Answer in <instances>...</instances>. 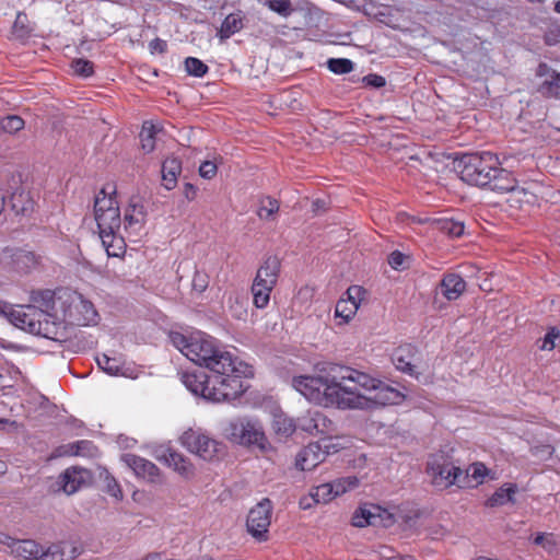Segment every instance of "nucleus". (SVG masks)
<instances>
[{
    "mask_svg": "<svg viewBox=\"0 0 560 560\" xmlns=\"http://www.w3.org/2000/svg\"><path fill=\"white\" fill-rule=\"evenodd\" d=\"M291 385L310 402L340 410L369 411L405 399L398 388L348 366H332L325 375L293 376Z\"/></svg>",
    "mask_w": 560,
    "mask_h": 560,
    "instance_id": "1",
    "label": "nucleus"
},
{
    "mask_svg": "<svg viewBox=\"0 0 560 560\" xmlns=\"http://www.w3.org/2000/svg\"><path fill=\"white\" fill-rule=\"evenodd\" d=\"M172 345L188 360L197 365L205 366L209 371L223 373H253L252 368L237 361L232 353L220 349L214 338L200 330L191 332H171Z\"/></svg>",
    "mask_w": 560,
    "mask_h": 560,
    "instance_id": "2",
    "label": "nucleus"
},
{
    "mask_svg": "<svg viewBox=\"0 0 560 560\" xmlns=\"http://www.w3.org/2000/svg\"><path fill=\"white\" fill-rule=\"evenodd\" d=\"M252 374L230 371H223V373L210 371L209 375L205 372H186L182 375V382L194 395L209 401L221 402L238 397L245 390L242 377H248Z\"/></svg>",
    "mask_w": 560,
    "mask_h": 560,
    "instance_id": "3",
    "label": "nucleus"
},
{
    "mask_svg": "<svg viewBox=\"0 0 560 560\" xmlns=\"http://www.w3.org/2000/svg\"><path fill=\"white\" fill-rule=\"evenodd\" d=\"M52 320L59 325V330L65 324L90 326L98 323V314L94 305L80 293L69 290H58L52 298Z\"/></svg>",
    "mask_w": 560,
    "mask_h": 560,
    "instance_id": "4",
    "label": "nucleus"
},
{
    "mask_svg": "<svg viewBox=\"0 0 560 560\" xmlns=\"http://www.w3.org/2000/svg\"><path fill=\"white\" fill-rule=\"evenodd\" d=\"M8 318L12 325L33 335L48 339H58L59 325L52 320V315L33 305H19L8 312Z\"/></svg>",
    "mask_w": 560,
    "mask_h": 560,
    "instance_id": "5",
    "label": "nucleus"
},
{
    "mask_svg": "<svg viewBox=\"0 0 560 560\" xmlns=\"http://www.w3.org/2000/svg\"><path fill=\"white\" fill-rule=\"evenodd\" d=\"M223 435L232 443L255 447L261 452L270 448L262 423L253 417H238L228 421L223 428Z\"/></svg>",
    "mask_w": 560,
    "mask_h": 560,
    "instance_id": "6",
    "label": "nucleus"
},
{
    "mask_svg": "<svg viewBox=\"0 0 560 560\" xmlns=\"http://www.w3.org/2000/svg\"><path fill=\"white\" fill-rule=\"evenodd\" d=\"M499 160L491 152L464 154L457 163L460 178L476 186H488L498 173Z\"/></svg>",
    "mask_w": 560,
    "mask_h": 560,
    "instance_id": "7",
    "label": "nucleus"
},
{
    "mask_svg": "<svg viewBox=\"0 0 560 560\" xmlns=\"http://www.w3.org/2000/svg\"><path fill=\"white\" fill-rule=\"evenodd\" d=\"M280 271V260L276 256L265 259L257 270L252 292L254 304L258 308L267 306L270 300V293L275 288Z\"/></svg>",
    "mask_w": 560,
    "mask_h": 560,
    "instance_id": "8",
    "label": "nucleus"
},
{
    "mask_svg": "<svg viewBox=\"0 0 560 560\" xmlns=\"http://www.w3.org/2000/svg\"><path fill=\"white\" fill-rule=\"evenodd\" d=\"M94 213L100 234L119 231L120 214L118 202L105 189H102L95 198Z\"/></svg>",
    "mask_w": 560,
    "mask_h": 560,
    "instance_id": "9",
    "label": "nucleus"
},
{
    "mask_svg": "<svg viewBox=\"0 0 560 560\" xmlns=\"http://www.w3.org/2000/svg\"><path fill=\"white\" fill-rule=\"evenodd\" d=\"M427 470L432 483L440 489L458 486L462 476V469L444 453L432 455L428 460Z\"/></svg>",
    "mask_w": 560,
    "mask_h": 560,
    "instance_id": "10",
    "label": "nucleus"
},
{
    "mask_svg": "<svg viewBox=\"0 0 560 560\" xmlns=\"http://www.w3.org/2000/svg\"><path fill=\"white\" fill-rule=\"evenodd\" d=\"M180 443L190 453L209 462L218 458L223 451L221 443L211 439L207 434L192 429H189L182 434Z\"/></svg>",
    "mask_w": 560,
    "mask_h": 560,
    "instance_id": "11",
    "label": "nucleus"
},
{
    "mask_svg": "<svg viewBox=\"0 0 560 560\" xmlns=\"http://www.w3.org/2000/svg\"><path fill=\"white\" fill-rule=\"evenodd\" d=\"M337 451L338 447L330 438L310 443L296 455V467L301 470H312L324 462L327 455Z\"/></svg>",
    "mask_w": 560,
    "mask_h": 560,
    "instance_id": "12",
    "label": "nucleus"
},
{
    "mask_svg": "<svg viewBox=\"0 0 560 560\" xmlns=\"http://www.w3.org/2000/svg\"><path fill=\"white\" fill-rule=\"evenodd\" d=\"M0 551L20 560H39L43 547L33 539H18L0 533Z\"/></svg>",
    "mask_w": 560,
    "mask_h": 560,
    "instance_id": "13",
    "label": "nucleus"
},
{
    "mask_svg": "<svg viewBox=\"0 0 560 560\" xmlns=\"http://www.w3.org/2000/svg\"><path fill=\"white\" fill-rule=\"evenodd\" d=\"M152 455L155 459L172 468L184 479L189 480L194 478L196 469L192 463L168 445L163 444L156 446L153 450Z\"/></svg>",
    "mask_w": 560,
    "mask_h": 560,
    "instance_id": "14",
    "label": "nucleus"
},
{
    "mask_svg": "<svg viewBox=\"0 0 560 560\" xmlns=\"http://www.w3.org/2000/svg\"><path fill=\"white\" fill-rule=\"evenodd\" d=\"M271 509V502L268 499H264L248 513L246 523L247 529L249 534L258 540H265L267 537L270 526Z\"/></svg>",
    "mask_w": 560,
    "mask_h": 560,
    "instance_id": "15",
    "label": "nucleus"
},
{
    "mask_svg": "<svg viewBox=\"0 0 560 560\" xmlns=\"http://www.w3.org/2000/svg\"><path fill=\"white\" fill-rule=\"evenodd\" d=\"M536 91L548 98H560V72L545 62H540L535 71Z\"/></svg>",
    "mask_w": 560,
    "mask_h": 560,
    "instance_id": "16",
    "label": "nucleus"
},
{
    "mask_svg": "<svg viewBox=\"0 0 560 560\" xmlns=\"http://www.w3.org/2000/svg\"><path fill=\"white\" fill-rule=\"evenodd\" d=\"M120 460L133 472V475L147 482L156 483L161 481L159 467L147 458L135 454H122Z\"/></svg>",
    "mask_w": 560,
    "mask_h": 560,
    "instance_id": "17",
    "label": "nucleus"
},
{
    "mask_svg": "<svg viewBox=\"0 0 560 560\" xmlns=\"http://www.w3.org/2000/svg\"><path fill=\"white\" fill-rule=\"evenodd\" d=\"M346 295L337 302L335 308V316L341 319L340 324H347L354 317L364 299L365 291L362 287L351 285Z\"/></svg>",
    "mask_w": 560,
    "mask_h": 560,
    "instance_id": "18",
    "label": "nucleus"
},
{
    "mask_svg": "<svg viewBox=\"0 0 560 560\" xmlns=\"http://www.w3.org/2000/svg\"><path fill=\"white\" fill-rule=\"evenodd\" d=\"M493 175V180L488 186L499 192H511L512 195L508 201L512 205L517 203L521 207L525 190L517 187V182L512 174L505 170L498 168V173Z\"/></svg>",
    "mask_w": 560,
    "mask_h": 560,
    "instance_id": "19",
    "label": "nucleus"
},
{
    "mask_svg": "<svg viewBox=\"0 0 560 560\" xmlns=\"http://www.w3.org/2000/svg\"><path fill=\"white\" fill-rule=\"evenodd\" d=\"M97 365L110 376H122L136 378L138 376L136 368L126 362L121 357H109L101 354L96 358Z\"/></svg>",
    "mask_w": 560,
    "mask_h": 560,
    "instance_id": "20",
    "label": "nucleus"
},
{
    "mask_svg": "<svg viewBox=\"0 0 560 560\" xmlns=\"http://www.w3.org/2000/svg\"><path fill=\"white\" fill-rule=\"evenodd\" d=\"M82 550L78 541H60L43 549L39 560H74Z\"/></svg>",
    "mask_w": 560,
    "mask_h": 560,
    "instance_id": "21",
    "label": "nucleus"
},
{
    "mask_svg": "<svg viewBox=\"0 0 560 560\" xmlns=\"http://www.w3.org/2000/svg\"><path fill=\"white\" fill-rule=\"evenodd\" d=\"M331 425L330 420H328L322 412L319 411H308L306 415L301 417L298 422V427L311 434H324L327 433Z\"/></svg>",
    "mask_w": 560,
    "mask_h": 560,
    "instance_id": "22",
    "label": "nucleus"
},
{
    "mask_svg": "<svg viewBox=\"0 0 560 560\" xmlns=\"http://www.w3.org/2000/svg\"><path fill=\"white\" fill-rule=\"evenodd\" d=\"M90 474L85 469L72 467L68 468L60 476V485L65 493L72 494L89 481Z\"/></svg>",
    "mask_w": 560,
    "mask_h": 560,
    "instance_id": "23",
    "label": "nucleus"
},
{
    "mask_svg": "<svg viewBox=\"0 0 560 560\" xmlns=\"http://www.w3.org/2000/svg\"><path fill=\"white\" fill-rule=\"evenodd\" d=\"M466 290V282L457 273H447L440 283L441 294L448 301L457 300Z\"/></svg>",
    "mask_w": 560,
    "mask_h": 560,
    "instance_id": "24",
    "label": "nucleus"
},
{
    "mask_svg": "<svg viewBox=\"0 0 560 560\" xmlns=\"http://www.w3.org/2000/svg\"><path fill=\"white\" fill-rule=\"evenodd\" d=\"M489 470L482 463H474L467 467L465 471L462 470L458 487L474 488L482 483L488 476Z\"/></svg>",
    "mask_w": 560,
    "mask_h": 560,
    "instance_id": "25",
    "label": "nucleus"
},
{
    "mask_svg": "<svg viewBox=\"0 0 560 560\" xmlns=\"http://www.w3.org/2000/svg\"><path fill=\"white\" fill-rule=\"evenodd\" d=\"M392 360L397 370L418 377L416 365L413 364V348L411 346L407 345L396 349Z\"/></svg>",
    "mask_w": 560,
    "mask_h": 560,
    "instance_id": "26",
    "label": "nucleus"
},
{
    "mask_svg": "<svg viewBox=\"0 0 560 560\" xmlns=\"http://www.w3.org/2000/svg\"><path fill=\"white\" fill-rule=\"evenodd\" d=\"M145 212L140 203H131L125 213V229L138 234L144 224Z\"/></svg>",
    "mask_w": 560,
    "mask_h": 560,
    "instance_id": "27",
    "label": "nucleus"
},
{
    "mask_svg": "<svg viewBox=\"0 0 560 560\" xmlns=\"http://www.w3.org/2000/svg\"><path fill=\"white\" fill-rule=\"evenodd\" d=\"M380 509L374 505H364L359 508L352 516V525L355 527H364L376 525L380 518Z\"/></svg>",
    "mask_w": 560,
    "mask_h": 560,
    "instance_id": "28",
    "label": "nucleus"
},
{
    "mask_svg": "<svg viewBox=\"0 0 560 560\" xmlns=\"http://www.w3.org/2000/svg\"><path fill=\"white\" fill-rule=\"evenodd\" d=\"M182 171L180 161L176 158H167L162 164V179L166 189L171 190L177 183V176Z\"/></svg>",
    "mask_w": 560,
    "mask_h": 560,
    "instance_id": "29",
    "label": "nucleus"
},
{
    "mask_svg": "<svg viewBox=\"0 0 560 560\" xmlns=\"http://www.w3.org/2000/svg\"><path fill=\"white\" fill-rule=\"evenodd\" d=\"M102 244L109 257H120L125 253L126 244L117 232L100 234Z\"/></svg>",
    "mask_w": 560,
    "mask_h": 560,
    "instance_id": "30",
    "label": "nucleus"
},
{
    "mask_svg": "<svg viewBox=\"0 0 560 560\" xmlns=\"http://www.w3.org/2000/svg\"><path fill=\"white\" fill-rule=\"evenodd\" d=\"M162 131V129L154 125L152 121H144L142 125V129L140 132V142L142 149L150 153L155 148V139L156 136Z\"/></svg>",
    "mask_w": 560,
    "mask_h": 560,
    "instance_id": "31",
    "label": "nucleus"
},
{
    "mask_svg": "<svg viewBox=\"0 0 560 560\" xmlns=\"http://www.w3.org/2000/svg\"><path fill=\"white\" fill-rule=\"evenodd\" d=\"M298 424L293 419L289 418L283 412H277L273 415L272 428L279 436L288 438L296 429Z\"/></svg>",
    "mask_w": 560,
    "mask_h": 560,
    "instance_id": "32",
    "label": "nucleus"
},
{
    "mask_svg": "<svg viewBox=\"0 0 560 560\" xmlns=\"http://www.w3.org/2000/svg\"><path fill=\"white\" fill-rule=\"evenodd\" d=\"M515 490L516 488L512 483L501 487L487 500L486 505L494 508L512 502Z\"/></svg>",
    "mask_w": 560,
    "mask_h": 560,
    "instance_id": "33",
    "label": "nucleus"
},
{
    "mask_svg": "<svg viewBox=\"0 0 560 560\" xmlns=\"http://www.w3.org/2000/svg\"><path fill=\"white\" fill-rule=\"evenodd\" d=\"M243 27V21L240 14H229L221 24L219 36L221 39L230 38Z\"/></svg>",
    "mask_w": 560,
    "mask_h": 560,
    "instance_id": "34",
    "label": "nucleus"
},
{
    "mask_svg": "<svg viewBox=\"0 0 560 560\" xmlns=\"http://www.w3.org/2000/svg\"><path fill=\"white\" fill-rule=\"evenodd\" d=\"M14 262L13 271L27 272L36 266L37 257L32 252L18 248Z\"/></svg>",
    "mask_w": 560,
    "mask_h": 560,
    "instance_id": "35",
    "label": "nucleus"
},
{
    "mask_svg": "<svg viewBox=\"0 0 560 560\" xmlns=\"http://www.w3.org/2000/svg\"><path fill=\"white\" fill-rule=\"evenodd\" d=\"M229 310L233 317L245 319L247 317V299L242 294H231L228 299Z\"/></svg>",
    "mask_w": 560,
    "mask_h": 560,
    "instance_id": "36",
    "label": "nucleus"
},
{
    "mask_svg": "<svg viewBox=\"0 0 560 560\" xmlns=\"http://www.w3.org/2000/svg\"><path fill=\"white\" fill-rule=\"evenodd\" d=\"M278 210H279V202L271 197H266V198L261 199L260 206L257 210V214L261 220L268 221V220L273 219V217L278 212Z\"/></svg>",
    "mask_w": 560,
    "mask_h": 560,
    "instance_id": "37",
    "label": "nucleus"
},
{
    "mask_svg": "<svg viewBox=\"0 0 560 560\" xmlns=\"http://www.w3.org/2000/svg\"><path fill=\"white\" fill-rule=\"evenodd\" d=\"M359 483V480L354 476L337 479L329 485L332 487V493L335 498L346 493L348 490L354 489Z\"/></svg>",
    "mask_w": 560,
    "mask_h": 560,
    "instance_id": "38",
    "label": "nucleus"
},
{
    "mask_svg": "<svg viewBox=\"0 0 560 560\" xmlns=\"http://www.w3.org/2000/svg\"><path fill=\"white\" fill-rule=\"evenodd\" d=\"M557 340L560 341V330L557 327H550L544 338L536 341L540 350L551 351L557 346Z\"/></svg>",
    "mask_w": 560,
    "mask_h": 560,
    "instance_id": "39",
    "label": "nucleus"
},
{
    "mask_svg": "<svg viewBox=\"0 0 560 560\" xmlns=\"http://www.w3.org/2000/svg\"><path fill=\"white\" fill-rule=\"evenodd\" d=\"M24 120L18 115H9L0 119V129L7 133H15L24 128Z\"/></svg>",
    "mask_w": 560,
    "mask_h": 560,
    "instance_id": "40",
    "label": "nucleus"
},
{
    "mask_svg": "<svg viewBox=\"0 0 560 560\" xmlns=\"http://www.w3.org/2000/svg\"><path fill=\"white\" fill-rule=\"evenodd\" d=\"M312 498L315 503L326 504L335 499L332 487L327 483L319 485L312 490Z\"/></svg>",
    "mask_w": 560,
    "mask_h": 560,
    "instance_id": "41",
    "label": "nucleus"
},
{
    "mask_svg": "<svg viewBox=\"0 0 560 560\" xmlns=\"http://www.w3.org/2000/svg\"><path fill=\"white\" fill-rule=\"evenodd\" d=\"M328 69L337 74L349 73L353 70V63L346 58H331L327 61Z\"/></svg>",
    "mask_w": 560,
    "mask_h": 560,
    "instance_id": "42",
    "label": "nucleus"
},
{
    "mask_svg": "<svg viewBox=\"0 0 560 560\" xmlns=\"http://www.w3.org/2000/svg\"><path fill=\"white\" fill-rule=\"evenodd\" d=\"M91 446L89 441H79L60 447L59 455H84Z\"/></svg>",
    "mask_w": 560,
    "mask_h": 560,
    "instance_id": "43",
    "label": "nucleus"
},
{
    "mask_svg": "<svg viewBox=\"0 0 560 560\" xmlns=\"http://www.w3.org/2000/svg\"><path fill=\"white\" fill-rule=\"evenodd\" d=\"M534 544L544 548L548 553L555 552L557 548V541L552 533L537 534Z\"/></svg>",
    "mask_w": 560,
    "mask_h": 560,
    "instance_id": "44",
    "label": "nucleus"
},
{
    "mask_svg": "<svg viewBox=\"0 0 560 560\" xmlns=\"http://www.w3.org/2000/svg\"><path fill=\"white\" fill-rule=\"evenodd\" d=\"M185 69L189 74L195 77H202L208 71V67L201 60L194 57L186 58Z\"/></svg>",
    "mask_w": 560,
    "mask_h": 560,
    "instance_id": "45",
    "label": "nucleus"
},
{
    "mask_svg": "<svg viewBox=\"0 0 560 560\" xmlns=\"http://www.w3.org/2000/svg\"><path fill=\"white\" fill-rule=\"evenodd\" d=\"M441 230L446 234L459 237L464 234V223L455 220H443L441 221Z\"/></svg>",
    "mask_w": 560,
    "mask_h": 560,
    "instance_id": "46",
    "label": "nucleus"
},
{
    "mask_svg": "<svg viewBox=\"0 0 560 560\" xmlns=\"http://www.w3.org/2000/svg\"><path fill=\"white\" fill-rule=\"evenodd\" d=\"M18 248L3 247L0 248V267L8 270H14V260Z\"/></svg>",
    "mask_w": 560,
    "mask_h": 560,
    "instance_id": "47",
    "label": "nucleus"
},
{
    "mask_svg": "<svg viewBox=\"0 0 560 560\" xmlns=\"http://www.w3.org/2000/svg\"><path fill=\"white\" fill-rule=\"evenodd\" d=\"M104 483H105V490L110 497L115 498L116 500L122 499V491L120 489L119 483L108 472H106L104 476Z\"/></svg>",
    "mask_w": 560,
    "mask_h": 560,
    "instance_id": "48",
    "label": "nucleus"
},
{
    "mask_svg": "<svg viewBox=\"0 0 560 560\" xmlns=\"http://www.w3.org/2000/svg\"><path fill=\"white\" fill-rule=\"evenodd\" d=\"M267 5L282 16H288L292 11L289 0H267Z\"/></svg>",
    "mask_w": 560,
    "mask_h": 560,
    "instance_id": "49",
    "label": "nucleus"
},
{
    "mask_svg": "<svg viewBox=\"0 0 560 560\" xmlns=\"http://www.w3.org/2000/svg\"><path fill=\"white\" fill-rule=\"evenodd\" d=\"M73 71L81 77H90L93 73V65L89 60L77 59L72 61Z\"/></svg>",
    "mask_w": 560,
    "mask_h": 560,
    "instance_id": "50",
    "label": "nucleus"
},
{
    "mask_svg": "<svg viewBox=\"0 0 560 560\" xmlns=\"http://www.w3.org/2000/svg\"><path fill=\"white\" fill-rule=\"evenodd\" d=\"M218 171V161L214 160H207L199 166V174L202 178L211 179L215 176Z\"/></svg>",
    "mask_w": 560,
    "mask_h": 560,
    "instance_id": "51",
    "label": "nucleus"
},
{
    "mask_svg": "<svg viewBox=\"0 0 560 560\" xmlns=\"http://www.w3.org/2000/svg\"><path fill=\"white\" fill-rule=\"evenodd\" d=\"M530 452L540 460H546L552 455L553 447L550 444H541L539 446L532 447Z\"/></svg>",
    "mask_w": 560,
    "mask_h": 560,
    "instance_id": "52",
    "label": "nucleus"
},
{
    "mask_svg": "<svg viewBox=\"0 0 560 560\" xmlns=\"http://www.w3.org/2000/svg\"><path fill=\"white\" fill-rule=\"evenodd\" d=\"M3 384H9L7 381L18 382L20 380H24L21 370L14 365L8 366L5 374H3Z\"/></svg>",
    "mask_w": 560,
    "mask_h": 560,
    "instance_id": "53",
    "label": "nucleus"
},
{
    "mask_svg": "<svg viewBox=\"0 0 560 560\" xmlns=\"http://www.w3.org/2000/svg\"><path fill=\"white\" fill-rule=\"evenodd\" d=\"M21 428V423L9 418H0V431L8 433L16 432Z\"/></svg>",
    "mask_w": 560,
    "mask_h": 560,
    "instance_id": "54",
    "label": "nucleus"
},
{
    "mask_svg": "<svg viewBox=\"0 0 560 560\" xmlns=\"http://www.w3.org/2000/svg\"><path fill=\"white\" fill-rule=\"evenodd\" d=\"M407 257L400 252H393L388 257V264L394 269L404 268V264Z\"/></svg>",
    "mask_w": 560,
    "mask_h": 560,
    "instance_id": "55",
    "label": "nucleus"
},
{
    "mask_svg": "<svg viewBox=\"0 0 560 560\" xmlns=\"http://www.w3.org/2000/svg\"><path fill=\"white\" fill-rule=\"evenodd\" d=\"M208 287V279L205 273L196 272L192 279V288L198 292H202Z\"/></svg>",
    "mask_w": 560,
    "mask_h": 560,
    "instance_id": "56",
    "label": "nucleus"
},
{
    "mask_svg": "<svg viewBox=\"0 0 560 560\" xmlns=\"http://www.w3.org/2000/svg\"><path fill=\"white\" fill-rule=\"evenodd\" d=\"M117 444L121 448H132L137 444V440L121 434L117 438Z\"/></svg>",
    "mask_w": 560,
    "mask_h": 560,
    "instance_id": "57",
    "label": "nucleus"
},
{
    "mask_svg": "<svg viewBox=\"0 0 560 560\" xmlns=\"http://www.w3.org/2000/svg\"><path fill=\"white\" fill-rule=\"evenodd\" d=\"M149 48L151 50V52H164L166 50V42L160 39V38H155L153 39L150 44H149Z\"/></svg>",
    "mask_w": 560,
    "mask_h": 560,
    "instance_id": "58",
    "label": "nucleus"
},
{
    "mask_svg": "<svg viewBox=\"0 0 560 560\" xmlns=\"http://www.w3.org/2000/svg\"><path fill=\"white\" fill-rule=\"evenodd\" d=\"M365 80L369 84L375 86V88H382L385 85V79L381 75H368L365 77Z\"/></svg>",
    "mask_w": 560,
    "mask_h": 560,
    "instance_id": "59",
    "label": "nucleus"
},
{
    "mask_svg": "<svg viewBox=\"0 0 560 560\" xmlns=\"http://www.w3.org/2000/svg\"><path fill=\"white\" fill-rule=\"evenodd\" d=\"M0 348L16 352L24 350L22 346L8 341L3 338H0Z\"/></svg>",
    "mask_w": 560,
    "mask_h": 560,
    "instance_id": "60",
    "label": "nucleus"
},
{
    "mask_svg": "<svg viewBox=\"0 0 560 560\" xmlns=\"http://www.w3.org/2000/svg\"><path fill=\"white\" fill-rule=\"evenodd\" d=\"M313 504H316L314 501H313V498H312V492L310 493V495L307 497H303L301 500H300V506L301 509L303 510H308L313 506Z\"/></svg>",
    "mask_w": 560,
    "mask_h": 560,
    "instance_id": "61",
    "label": "nucleus"
},
{
    "mask_svg": "<svg viewBox=\"0 0 560 560\" xmlns=\"http://www.w3.org/2000/svg\"><path fill=\"white\" fill-rule=\"evenodd\" d=\"M184 194L188 200H192L196 197V188L194 187V185L188 183L185 185Z\"/></svg>",
    "mask_w": 560,
    "mask_h": 560,
    "instance_id": "62",
    "label": "nucleus"
},
{
    "mask_svg": "<svg viewBox=\"0 0 560 560\" xmlns=\"http://www.w3.org/2000/svg\"><path fill=\"white\" fill-rule=\"evenodd\" d=\"M26 20V15L19 13L14 23V27L18 28L19 26H24V21Z\"/></svg>",
    "mask_w": 560,
    "mask_h": 560,
    "instance_id": "63",
    "label": "nucleus"
},
{
    "mask_svg": "<svg viewBox=\"0 0 560 560\" xmlns=\"http://www.w3.org/2000/svg\"><path fill=\"white\" fill-rule=\"evenodd\" d=\"M555 11L560 14V0L555 3Z\"/></svg>",
    "mask_w": 560,
    "mask_h": 560,
    "instance_id": "64",
    "label": "nucleus"
}]
</instances>
